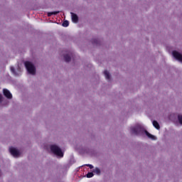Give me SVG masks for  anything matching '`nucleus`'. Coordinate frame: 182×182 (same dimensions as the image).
Here are the masks:
<instances>
[{
	"mask_svg": "<svg viewBox=\"0 0 182 182\" xmlns=\"http://www.w3.org/2000/svg\"><path fill=\"white\" fill-rule=\"evenodd\" d=\"M129 132L135 136H140L141 137H148L151 140H157V136L150 134V132L146 130L144 125L142 124H136L135 125L129 127Z\"/></svg>",
	"mask_w": 182,
	"mask_h": 182,
	"instance_id": "f257e3e1",
	"label": "nucleus"
},
{
	"mask_svg": "<svg viewBox=\"0 0 182 182\" xmlns=\"http://www.w3.org/2000/svg\"><path fill=\"white\" fill-rule=\"evenodd\" d=\"M50 150L51 152H53V154H55L58 157H60V159L63 157V152L62 151L60 147L58 146V144H53L50 145Z\"/></svg>",
	"mask_w": 182,
	"mask_h": 182,
	"instance_id": "f03ea898",
	"label": "nucleus"
},
{
	"mask_svg": "<svg viewBox=\"0 0 182 182\" xmlns=\"http://www.w3.org/2000/svg\"><path fill=\"white\" fill-rule=\"evenodd\" d=\"M26 69L30 75H36V67L31 62L27 61L25 63Z\"/></svg>",
	"mask_w": 182,
	"mask_h": 182,
	"instance_id": "7ed1b4c3",
	"label": "nucleus"
},
{
	"mask_svg": "<svg viewBox=\"0 0 182 182\" xmlns=\"http://www.w3.org/2000/svg\"><path fill=\"white\" fill-rule=\"evenodd\" d=\"M9 152L11 156L16 159H18V157H21V156H22V149H19L14 146H11L9 148Z\"/></svg>",
	"mask_w": 182,
	"mask_h": 182,
	"instance_id": "20e7f679",
	"label": "nucleus"
},
{
	"mask_svg": "<svg viewBox=\"0 0 182 182\" xmlns=\"http://www.w3.org/2000/svg\"><path fill=\"white\" fill-rule=\"evenodd\" d=\"M172 56L174 58V59L178 60V62H180L181 63H182V53H180L177 50H173Z\"/></svg>",
	"mask_w": 182,
	"mask_h": 182,
	"instance_id": "39448f33",
	"label": "nucleus"
},
{
	"mask_svg": "<svg viewBox=\"0 0 182 182\" xmlns=\"http://www.w3.org/2000/svg\"><path fill=\"white\" fill-rule=\"evenodd\" d=\"M10 70L14 76H21V68H18L16 71L15 68L11 66L10 67Z\"/></svg>",
	"mask_w": 182,
	"mask_h": 182,
	"instance_id": "423d86ee",
	"label": "nucleus"
},
{
	"mask_svg": "<svg viewBox=\"0 0 182 182\" xmlns=\"http://www.w3.org/2000/svg\"><path fill=\"white\" fill-rule=\"evenodd\" d=\"M72 56H73L72 52H68L64 54L65 62H70L72 59Z\"/></svg>",
	"mask_w": 182,
	"mask_h": 182,
	"instance_id": "0eeeda50",
	"label": "nucleus"
},
{
	"mask_svg": "<svg viewBox=\"0 0 182 182\" xmlns=\"http://www.w3.org/2000/svg\"><path fill=\"white\" fill-rule=\"evenodd\" d=\"M70 15H71L72 21L74 23H77V22H79V17L76 15V14L70 12Z\"/></svg>",
	"mask_w": 182,
	"mask_h": 182,
	"instance_id": "6e6552de",
	"label": "nucleus"
},
{
	"mask_svg": "<svg viewBox=\"0 0 182 182\" xmlns=\"http://www.w3.org/2000/svg\"><path fill=\"white\" fill-rule=\"evenodd\" d=\"M4 95L7 97V99H12V94L8 89H4L3 90Z\"/></svg>",
	"mask_w": 182,
	"mask_h": 182,
	"instance_id": "1a4fd4ad",
	"label": "nucleus"
},
{
	"mask_svg": "<svg viewBox=\"0 0 182 182\" xmlns=\"http://www.w3.org/2000/svg\"><path fill=\"white\" fill-rule=\"evenodd\" d=\"M104 76L106 80H108V82H110V80H112V75H110V73H109L108 70L104 71Z\"/></svg>",
	"mask_w": 182,
	"mask_h": 182,
	"instance_id": "9d476101",
	"label": "nucleus"
},
{
	"mask_svg": "<svg viewBox=\"0 0 182 182\" xmlns=\"http://www.w3.org/2000/svg\"><path fill=\"white\" fill-rule=\"evenodd\" d=\"M5 99L2 96V95L0 94V106H4V105H8V101L6 100V103L4 102Z\"/></svg>",
	"mask_w": 182,
	"mask_h": 182,
	"instance_id": "9b49d317",
	"label": "nucleus"
},
{
	"mask_svg": "<svg viewBox=\"0 0 182 182\" xmlns=\"http://www.w3.org/2000/svg\"><path fill=\"white\" fill-rule=\"evenodd\" d=\"M92 173H95V174H97V176H100V174L102 173V171L100 170V168L96 167L92 170Z\"/></svg>",
	"mask_w": 182,
	"mask_h": 182,
	"instance_id": "f8f14e48",
	"label": "nucleus"
},
{
	"mask_svg": "<svg viewBox=\"0 0 182 182\" xmlns=\"http://www.w3.org/2000/svg\"><path fill=\"white\" fill-rule=\"evenodd\" d=\"M152 124L155 127V129H156L157 130H160V124H159V122H157V121H153Z\"/></svg>",
	"mask_w": 182,
	"mask_h": 182,
	"instance_id": "ddd939ff",
	"label": "nucleus"
},
{
	"mask_svg": "<svg viewBox=\"0 0 182 182\" xmlns=\"http://www.w3.org/2000/svg\"><path fill=\"white\" fill-rule=\"evenodd\" d=\"M60 11H53V12H49L48 13V16H51L52 15H58Z\"/></svg>",
	"mask_w": 182,
	"mask_h": 182,
	"instance_id": "4468645a",
	"label": "nucleus"
},
{
	"mask_svg": "<svg viewBox=\"0 0 182 182\" xmlns=\"http://www.w3.org/2000/svg\"><path fill=\"white\" fill-rule=\"evenodd\" d=\"M63 26L64 28H68V26H69V21H65L63 23Z\"/></svg>",
	"mask_w": 182,
	"mask_h": 182,
	"instance_id": "2eb2a0df",
	"label": "nucleus"
},
{
	"mask_svg": "<svg viewBox=\"0 0 182 182\" xmlns=\"http://www.w3.org/2000/svg\"><path fill=\"white\" fill-rule=\"evenodd\" d=\"M93 176H95V174H93V172H89L87 173V178H92V177H93Z\"/></svg>",
	"mask_w": 182,
	"mask_h": 182,
	"instance_id": "dca6fc26",
	"label": "nucleus"
},
{
	"mask_svg": "<svg viewBox=\"0 0 182 182\" xmlns=\"http://www.w3.org/2000/svg\"><path fill=\"white\" fill-rule=\"evenodd\" d=\"M178 120L180 124L182 125V114L178 115Z\"/></svg>",
	"mask_w": 182,
	"mask_h": 182,
	"instance_id": "f3484780",
	"label": "nucleus"
},
{
	"mask_svg": "<svg viewBox=\"0 0 182 182\" xmlns=\"http://www.w3.org/2000/svg\"><path fill=\"white\" fill-rule=\"evenodd\" d=\"M85 166H87V167H90V168H93L94 166L92 164H85Z\"/></svg>",
	"mask_w": 182,
	"mask_h": 182,
	"instance_id": "a211bd4d",
	"label": "nucleus"
},
{
	"mask_svg": "<svg viewBox=\"0 0 182 182\" xmlns=\"http://www.w3.org/2000/svg\"><path fill=\"white\" fill-rule=\"evenodd\" d=\"M93 43H97V41L96 39L94 40Z\"/></svg>",
	"mask_w": 182,
	"mask_h": 182,
	"instance_id": "6ab92c4d",
	"label": "nucleus"
},
{
	"mask_svg": "<svg viewBox=\"0 0 182 182\" xmlns=\"http://www.w3.org/2000/svg\"><path fill=\"white\" fill-rule=\"evenodd\" d=\"M2 176V171L0 169V177Z\"/></svg>",
	"mask_w": 182,
	"mask_h": 182,
	"instance_id": "aec40b11",
	"label": "nucleus"
}]
</instances>
